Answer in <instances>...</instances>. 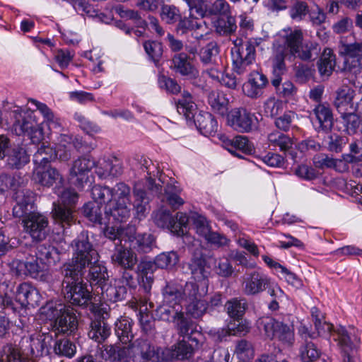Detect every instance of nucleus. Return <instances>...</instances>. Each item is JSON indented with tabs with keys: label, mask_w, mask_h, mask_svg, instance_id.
Here are the masks:
<instances>
[{
	"label": "nucleus",
	"mask_w": 362,
	"mask_h": 362,
	"mask_svg": "<svg viewBox=\"0 0 362 362\" xmlns=\"http://www.w3.org/2000/svg\"><path fill=\"white\" fill-rule=\"evenodd\" d=\"M100 357L110 362H160L161 349L151 341L139 338L127 346L103 345L100 349Z\"/></svg>",
	"instance_id": "f257e3e1"
},
{
	"label": "nucleus",
	"mask_w": 362,
	"mask_h": 362,
	"mask_svg": "<svg viewBox=\"0 0 362 362\" xmlns=\"http://www.w3.org/2000/svg\"><path fill=\"white\" fill-rule=\"evenodd\" d=\"M177 110L186 119H194L196 127L202 134L211 136L217 132L218 123L211 113L201 111L196 115L197 107L190 93H183L182 98L177 102Z\"/></svg>",
	"instance_id": "f03ea898"
},
{
	"label": "nucleus",
	"mask_w": 362,
	"mask_h": 362,
	"mask_svg": "<svg viewBox=\"0 0 362 362\" xmlns=\"http://www.w3.org/2000/svg\"><path fill=\"white\" fill-rule=\"evenodd\" d=\"M42 313L53 321L52 325L55 336L59 334L71 335L78 329V320L73 308L50 302L42 308Z\"/></svg>",
	"instance_id": "7ed1b4c3"
},
{
	"label": "nucleus",
	"mask_w": 362,
	"mask_h": 362,
	"mask_svg": "<svg viewBox=\"0 0 362 362\" xmlns=\"http://www.w3.org/2000/svg\"><path fill=\"white\" fill-rule=\"evenodd\" d=\"M62 273V286L65 299L74 305H86L90 300V292L81 278L83 272L63 269Z\"/></svg>",
	"instance_id": "20e7f679"
},
{
	"label": "nucleus",
	"mask_w": 362,
	"mask_h": 362,
	"mask_svg": "<svg viewBox=\"0 0 362 362\" xmlns=\"http://www.w3.org/2000/svg\"><path fill=\"white\" fill-rule=\"evenodd\" d=\"M12 129L17 135L27 134L33 144H39L44 139L42 127L36 119V112L20 107L11 111Z\"/></svg>",
	"instance_id": "39448f33"
},
{
	"label": "nucleus",
	"mask_w": 362,
	"mask_h": 362,
	"mask_svg": "<svg viewBox=\"0 0 362 362\" xmlns=\"http://www.w3.org/2000/svg\"><path fill=\"white\" fill-rule=\"evenodd\" d=\"M74 247V255L71 262L66 264L63 269L83 272L86 266L94 261L98 262V254L89 242L87 234L82 233L72 243Z\"/></svg>",
	"instance_id": "423d86ee"
},
{
	"label": "nucleus",
	"mask_w": 362,
	"mask_h": 362,
	"mask_svg": "<svg viewBox=\"0 0 362 362\" xmlns=\"http://www.w3.org/2000/svg\"><path fill=\"white\" fill-rule=\"evenodd\" d=\"M259 45L258 39L243 42L236 40L231 48L232 65L234 72L242 75L247 72L255 62L256 47Z\"/></svg>",
	"instance_id": "0eeeda50"
},
{
	"label": "nucleus",
	"mask_w": 362,
	"mask_h": 362,
	"mask_svg": "<svg viewBox=\"0 0 362 362\" xmlns=\"http://www.w3.org/2000/svg\"><path fill=\"white\" fill-rule=\"evenodd\" d=\"M257 327L269 339L277 338L284 344L291 346L294 341L293 326L271 317L258 320Z\"/></svg>",
	"instance_id": "6e6552de"
},
{
	"label": "nucleus",
	"mask_w": 362,
	"mask_h": 362,
	"mask_svg": "<svg viewBox=\"0 0 362 362\" xmlns=\"http://www.w3.org/2000/svg\"><path fill=\"white\" fill-rule=\"evenodd\" d=\"M24 232L33 242L45 240L49 233V219L42 214L33 212L22 220Z\"/></svg>",
	"instance_id": "1a4fd4ad"
},
{
	"label": "nucleus",
	"mask_w": 362,
	"mask_h": 362,
	"mask_svg": "<svg viewBox=\"0 0 362 362\" xmlns=\"http://www.w3.org/2000/svg\"><path fill=\"white\" fill-rule=\"evenodd\" d=\"M228 124L238 132L248 133L257 127L258 119L245 108L238 107L228 114Z\"/></svg>",
	"instance_id": "9d476101"
},
{
	"label": "nucleus",
	"mask_w": 362,
	"mask_h": 362,
	"mask_svg": "<svg viewBox=\"0 0 362 362\" xmlns=\"http://www.w3.org/2000/svg\"><path fill=\"white\" fill-rule=\"evenodd\" d=\"M124 235L128 238L129 247L139 253H148L156 247L153 235L149 233L136 234V229L134 226H127Z\"/></svg>",
	"instance_id": "9b49d317"
},
{
	"label": "nucleus",
	"mask_w": 362,
	"mask_h": 362,
	"mask_svg": "<svg viewBox=\"0 0 362 362\" xmlns=\"http://www.w3.org/2000/svg\"><path fill=\"white\" fill-rule=\"evenodd\" d=\"M270 278L259 270L247 272L243 276V291L247 296H255L265 291Z\"/></svg>",
	"instance_id": "f8f14e48"
},
{
	"label": "nucleus",
	"mask_w": 362,
	"mask_h": 362,
	"mask_svg": "<svg viewBox=\"0 0 362 362\" xmlns=\"http://www.w3.org/2000/svg\"><path fill=\"white\" fill-rule=\"evenodd\" d=\"M16 204L13 207V215L16 218L25 219L34 211L35 193L29 189H21L13 196Z\"/></svg>",
	"instance_id": "ddd939ff"
},
{
	"label": "nucleus",
	"mask_w": 362,
	"mask_h": 362,
	"mask_svg": "<svg viewBox=\"0 0 362 362\" xmlns=\"http://www.w3.org/2000/svg\"><path fill=\"white\" fill-rule=\"evenodd\" d=\"M341 54L344 56V69L356 74L362 66V42L343 44Z\"/></svg>",
	"instance_id": "4468645a"
},
{
	"label": "nucleus",
	"mask_w": 362,
	"mask_h": 362,
	"mask_svg": "<svg viewBox=\"0 0 362 362\" xmlns=\"http://www.w3.org/2000/svg\"><path fill=\"white\" fill-rule=\"evenodd\" d=\"M95 164V160L90 156H80L74 160L69 169V176L75 185L82 187L88 180V174Z\"/></svg>",
	"instance_id": "2eb2a0df"
},
{
	"label": "nucleus",
	"mask_w": 362,
	"mask_h": 362,
	"mask_svg": "<svg viewBox=\"0 0 362 362\" xmlns=\"http://www.w3.org/2000/svg\"><path fill=\"white\" fill-rule=\"evenodd\" d=\"M334 340L338 341L342 356V362H356L357 351L356 339L353 340L348 331L343 327L334 331Z\"/></svg>",
	"instance_id": "dca6fc26"
},
{
	"label": "nucleus",
	"mask_w": 362,
	"mask_h": 362,
	"mask_svg": "<svg viewBox=\"0 0 362 362\" xmlns=\"http://www.w3.org/2000/svg\"><path fill=\"white\" fill-rule=\"evenodd\" d=\"M177 320L175 321L176 323L177 334L184 338H187L191 342H196V345L199 343H202L204 336L201 332L197 329L195 323L187 319L184 313H177Z\"/></svg>",
	"instance_id": "f3484780"
},
{
	"label": "nucleus",
	"mask_w": 362,
	"mask_h": 362,
	"mask_svg": "<svg viewBox=\"0 0 362 362\" xmlns=\"http://www.w3.org/2000/svg\"><path fill=\"white\" fill-rule=\"evenodd\" d=\"M170 69L176 74L186 77L188 79H196L199 76V71L191 63L189 57L185 52L176 54L172 58Z\"/></svg>",
	"instance_id": "a211bd4d"
},
{
	"label": "nucleus",
	"mask_w": 362,
	"mask_h": 362,
	"mask_svg": "<svg viewBox=\"0 0 362 362\" xmlns=\"http://www.w3.org/2000/svg\"><path fill=\"white\" fill-rule=\"evenodd\" d=\"M280 37L283 44L276 43L274 46H280L286 49V52L292 57L303 41V33L301 29L288 28L282 30Z\"/></svg>",
	"instance_id": "6ab92c4d"
},
{
	"label": "nucleus",
	"mask_w": 362,
	"mask_h": 362,
	"mask_svg": "<svg viewBox=\"0 0 362 362\" xmlns=\"http://www.w3.org/2000/svg\"><path fill=\"white\" fill-rule=\"evenodd\" d=\"M33 177L35 182L48 187L57 181L60 183L62 181V177L58 170L51 167L49 164L35 165Z\"/></svg>",
	"instance_id": "aec40b11"
},
{
	"label": "nucleus",
	"mask_w": 362,
	"mask_h": 362,
	"mask_svg": "<svg viewBox=\"0 0 362 362\" xmlns=\"http://www.w3.org/2000/svg\"><path fill=\"white\" fill-rule=\"evenodd\" d=\"M289 54L286 52V49L280 46H274L273 56L272 57V84L278 86L281 82V76L287 69L285 59Z\"/></svg>",
	"instance_id": "412c9836"
},
{
	"label": "nucleus",
	"mask_w": 362,
	"mask_h": 362,
	"mask_svg": "<svg viewBox=\"0 0 362 362\" xmlns=\"http://www.w3.org/2000/svg\"><path fill=\"white\" fill-rule=\"evenodd\" d=\"M356 91L347 85H342L336 91L334 105L339 113L354 111V98Z\"/></svg>",
	"instance_id": "4be33fe9"
},
{
	"label": "nucleus",
	"mask_w": 362,
	"mask_h": 362,
	"mask_svg": "<svg viewBox=\"0 0 362 362\" xmlns=\"http://www.w3.org/2000/svg\"><path fill=\"white\" fill-rule=\"evenodd\" d=\"M95 173L100 178H106L110 175L118 176L122 173L123 169L122 164L116 157L113 158H100L94 165Z\"/></svg>",
	"instance_id": "5701e85b"
},
{
	"label": "nucleus",
	"mask_w": 362,
	"mask_h": 362,
	"mask_svg": "<svg viewBox=\"0 0 362 362\" xmlns=\"http://www.w3.org/2000/svg\"><path fill=\"white\" fill-rule=\"evenodd\" d=\"M267 84L268 80L264 74L252 71L250 74L248 81L243 86V90L248 97L257 98L263 94Z\"/></svg>",
	"instance_id": "b1692460"
},
{
	"label": "nucleus",
	"mask_w": 362,
	"mask_h": 362,
	"mask_svg": "<svg viewBox=\"0 0 362 362\" xmlns=\"http://www.w3.org/2000/svg\"><path fill=\"white\" fill-rule=\"evenodd\" d=\"M132 204L124 202H110L105 207V214L109 222H126L131 216Z\"/></svg>",
	"instance_id": "393cba45"
},
{
	"label": "nucleus",
	"mask_w": 362,
	"mask_h": 362,
	"mask_svg": "<svg viewBox=\"0 0 362 362\" xmlns=\"http://www.w3.org/2000/svg\"><path fill=\"white\" fill-rule=\"evenodd\" d=\"M182 285L174 281H166L162 288L163 303L169 306L181 308L182 301Z\"/></svg>",
	"instance_id": "a878e982"
},
{
	"label": "nucleus",
	"mask_w": 362,
	"mask_h": 362,
	"mask_svg": "<svg viewBox=\"0 0 362 362\" xmlns=\"http://www.w3.org/2000/svg\"><path fill=\"white\" fill-rule=\"evenodd\" d=\"M177 30H180L182 33H186L189 30L201 31L200 33H197L195 36L196 38L199 39L206 33L207 25L205 21L190 13L189 17H185L179 21Z\"/></svg>",
	"instance_id": "bb28decb"
},
{
	"label": "nucleus",
	"mask_w": 362,
	"mask_h": 362,
	"mask_svg": "<svg viewBox=\"0 0 362 362\" xmlns=\"http://www.w3.org/2000/svg\"><path fill=\"white\" fill-rule=\"evenodd\" d=\"M98 295H101L104 300L117 302L125 298L127 289L124 285L112 286L107 281L95 291Z\"/></svg>",
	"instance_id": "cd10ccee"
},
{
	"label": "nucleus",
	"mask_w": 362,
	"mask_h": 362,
	"mask_svg": "<svg viewBox=\"0 0 362 362\" xmlns=\"http://www.w3.org/2000/svg\"><path fill=\"white\" fill-rule=\"evenodd\" d=\"M89 272L87 276L88 281L95 291L103 286V284L109 281V276L107 268L98 263V262H92L90 264Z\"/></svg>",
	"instance_id": "c85d7f7f"
},
{
	"label": "nucleus",
	"mask_w": 362,
	"mask_h": 362,
	"mask_svg": "<svg viewBox=\"0 0 362 362\" xmlns=\"http://www.w3.org/2000/svg\"><path fill=\"white\" fill-rule=\"evenodd\" d=\"M112 261L124 269H132L137 262V257L130 247H121L115 250L112 255Z\"/></svg>",
	"instance_id": "c756f323"
},
{
	"label": "nucleus",
	"mask_w": 362,
	"mask_h": 362,
	"mask_svg": "<svg viewBox=\"0 0 362 362\" xmlns=\"http://www.w3.org/2000/svg\"><path fill=\"white\" fill-rule=\"evenodd\" d=\"M189 269L194 279L201 282L202 286L208 288V277L210 274L209 267L206 260L201 257L194 258L189 263Z\"/></svg>",
	"instance_id": "7c9ffc66"
},
{
	"label": "nucleus",
	"mask_w": 362,
	"mask_h": 362,
	"mask_svg": "<svg viewBox=\"0 0 362 362\" xmlns=\"http://www.w3.org/2000/svg\"><path fill=\"white\" fill-rule=\"evenodd\" d=\"M16 300L19 301L23 306L27 305L34 306L37 304L40 300L39 292L30 284L23 283L18 287Z\"/></svg>",
	"instance_id": "2f4dec72"
},
{
	"label": "nucleus",
	"mask_w": 362,
	"mask_h": 362,
	"mask_svg": "<svg viewBox=\"0 0 362 362\" xmlns=\"http://www.w3.org/2000/svg\"><path fill=\"white\" fill-rule=\"evenodd\" d=\"M321 52L320 45L311 40L303 41L301 45L295 52L292 57H297L304 62L314 61L317 58Z\"/></svg>",
	"instance_id": "473e14b6"
},
{
	"label": "nucleus",
	"mask_w": 362,
	"mask_h": 362,
	"mask_svg": "<svg viewBox=\"0 0 362 362\" xmlns=\"http://www.w3.org/2000/svg\"><path fill=\"white\" fill-rule=\"evenodd\" d=\"M201 344L202 343H199L196 345V342H191L188 339H183L172 346L171 357L178 360L189 358L192 356L194 351L200 348Z\"/></svg>",
	"instance_id": "72a5a7b5"
},
{
	"label": "nucleus",
	"mask_w": 362,
	"mask_h": 362,
	"mask_svg": "<svg viewBox=\"0 0 362 362\" xmlns=\"http://www.w3.org/2000/svg\"><path fill=\"white\" fill-rule=\"evenodd\" d=\"M88 335L90 339L102 343L110 335V327L100 317L95 318L91 320Z\"/></svg>",
	"instance_id": "f704fd0d"
},
{
	"label": "nucleus",
	"mask_w": 362,
	"mask_h": 362,
	"mask_svg": "<svg viewBox=\"0 0 362 362\" xmlns=\"http://www.w3.org/2000/svg\"><path fill=\"white\" fill-rule=\"evenodd\" d=\"M315 168L323 169L325 168H334L339 172H344L348 166L341 159H334L324 153L316 154L313 158Z\"/></svg>",
	"instance_id": "c9c22d12"
},
{
	"label": "nucleus",
	"mask_w": 362,
	"mask_h": 362,
	"mask_svg": "<svg viewBox=\"0 0 362 362\" xmlns=\"http://www.w3.org/2000/svg\"><path fill=\"white\" fill-rule=\"evenodd\" d=\"M319 123V128L323 131H329L333 126V115L329 106L326 104H319L313 110Z\"/></svg>",
	"instance_id": "e433bc0d"
},
{
	"label": "nucleus",
	"mask_w": 362,
	"mask_h": 362,
	"mask_svg": "<svg viewBox=\"0 0 362 362\" xmlns=\"http://www.w3.org/2000/svg\"><path fill=\"white\" fill-rule=\"evenodd\" d=\"M53 337L51 333L35 334L29 338L30 352L33 355H42L45 349L51 346Z\"/></svg>",
	"instance_id": "4c0bfd02"
},
{
	"label": "nucleus",
	"mask_w": 362,
	"mask_h": 362,
	"mask_svg": "<svg viewBox=\"0 0 362 362\" xmlns=\"http://www.w3.org/2000/svg\"><path fill=\"white\" fill-rule=\"evenodd\" d=\"M30 156L21 146H16L9 150L7 154V165L11 168L20 169L28 163Z\"/></svg>",
	"instance_id": "58836bf2"
},
{
	"label": "nucleus",
	"mask_w": 362,
	"mask_h": 362,
	"mask_svg": "<svg viewBox=\"0 0 362 362\" xmlns=\"http://www.w3.org/2000/svg\"><path fill=\"white\" fill-rule=\"evenodd\" d=\"M132 327V320L127 317H122L115 322V334L123 346L132 343L134 334Z\"/></svg>",
	"instance_id": "ea45409f"
},
{
	"label": "nucleus",
	"mask_w": 362,
	"mask_h": 362,
	"mask_svg": "<svg viewBox=\"0 0 362 362\" xmlns=\"http://www.w3.org/2000/svg\"><path fill=\"white\" fill-rule=\"evenodd\" d=\"M37 259L47 264H55L61 259L59 250L49 244H40L36 249Z\"/></svg>",
	"instance_id": "a19ab883"
},
{
	"label": "nucleus",
	"mask_w": 362,
	"mask_h": 362,
	"mask_svg": "<svg viewBox=\"0 0 362 362\" xmlns=\"http://www.w3.org/2000/svg\"><path fill=\"white\" fill-rule=\"evenodd\" d=\"M1 362H33L16 345L6 344L0 351Z\"/></svg>",
	"instance_id": "79ce46f5"
},
{
	"label": "nucleus",
	"mask_w": 362,
	"mask_h": 362,
	"mask_svg": "<svg viewBox=\"0 0 362 362\" xmlns=\"http://www.w3.org/2000/svg\"><path fill=\"white\" fill-rule=\"evenodd\" d=\"M336 64V57L333 51L325 48L317 62L318 71L322 76L328 78L332 73Z\"/></svg>",
	"instance_id": "37998d69"
},
{
	"label": "nucleus",
	"mask_w": 362,
	"mask_h": 362,
	"mask_svg": "<svg viewBox=\"0 0 362 362\" xmlns=\"http://www.w3.org/2000/svg\"><path fill=\"white\" fill-rule=\"evenodd\" d=\"M208 103L212 110L221 115H224L228 111V100L223 93L214 90L208 94Z\"/></svg>",
	"instance_id": "c03bdc74"
},
{
	"label": "nucleus",
	"mask_w": 362,
	"mask_h": 362,
	"mask_svg": "<svg viewBox=\"0 0 362 362\" xmlns=\"http://www.w3.org/2000/svg\"><path fill=\"white\" fill-rule=\"evenodd\" d=\"M268 143L270 146L279 148L281 151H288L293 144V140L289 136L274 131L268 134Z\"/></svg>",
	"instance_id": "a18cd8bd"
},
{
	"label": "nucleus",
	"mask_w": 362,
	"mask_h": 362,
	"mask_svg": "<svg viewBox=\"0 0 362 362\" xmlns=\"http://www.w3.org/2000/svg\"><path fill=\"white\" fill-rule=\"evenodd\" d=\"M134 209H135V216L137 218H144L149 211L148 199L146 195L145 191L137 187L134 189Z\"/></svg>",
	"instance_id": "49530a36"
},
{
	"label": "nucleus",
	"mask_w": 362,
	"mask_h": 362,
	"mask_svg": "<svg viewBox=\"0 0 362 362\" xmlns=\"http://www.w3.org/2000/svg\"><path fill=\"white\" fill-rule=\"evenodd\" d=\"M214 24L216 32L223 36L233 34L238 28L235 18L231 14L226 16V18H218Z\"/></svg>",
	"instance_id": "de8ad7c7"
},
{
	"label": "nucleus",
	"mask_w": 362,
	"mask_h": 362,
	"mask_svg": "<svg viewBox=\"0 0 362 362\" xmlns=\"http://www.w3.org/2000/svg\"><path fill=\"white\" fill-rule=\"evenodd\" d=\"M52 213L56 223L63 228L74 223L73 211L70 208L54 203Z\"/></svg>",
	"instance_id": "09e8293b"
},
{
	"label": "nucleus",
	"mask_w": 362,
	"mask_h": 362,
	"mask_svg": "<svg viewBox=\"0 0 362 362\" xmlns=\"http://www.w3.org/2000/svg\"><path fill=\"white\" fill-rule=\"evenodd\" d=\"M247 308L245 299L232 298L227 301L226 308L229 316L233 319L241 317Z\"/></svg>",
	"instance_id": "8fccbe9b"
},
{
	"label": "nucleus",
	"mask_w": 362,
	"mask_h": 362,
	"mask_svg": "<svg viewBox=\"0 0 362 362\" xmlns=\"http://www.w3.org/2000/svg\"><path fill=\"white\" fill-rule=\"evenodd\" d=\"M206 291L207 288L204 286L200 291L199 286L195 282H186L184 286H182V300H185L188 303L198 298H202Z\"/></svg>",
	"instance_id": "3c124183"
},
{
	"label": "nucleus",
	"mask_w": 362,
	"mask_h": 362,
	"mask_svg": "<svg viewBox=\"0 0 362 362\" xmlns=\"http://www.w3.org/2000/svg\"><path fill=\"white\" fill-rule=\"evenodd\" d=\"M14 284L6 280L0 281V304L4 308H13Z\"/></svg>",
	"instance_id": "603ef678"
},
{
	"label": "nucleus",
	"mask_w": 362,
	"mask_h": 362,
	"mask_svg": "<svg viewBox=\"0 0 362 362\" xmlns=\"http://www.w3.org/2000/svg\"><path fill=\"white\" fill-rule=\"evenodd\" d=\"M219 47L216 42H211L202 47L199 52L201 62L204 64H217Z\"/></svg>",
	"instance_id": "864d4df0"
},
{
	"label": "nucleus",
	"mask_w": 362,
	"mask_h": 362,
	"mask_svg": "<svg viewBox=\"0 0 362 362\" xmlns=\"http://www.w3.org/2000/svg\"><path fill=\"white\" fill-rule=\"evenodd\" d=\"M55 158L56 151L42 143L34 154L33 162L35 165L49 164Z\"/></svg>",
	"instance_id": "5fc2aeb1"
},
{
	"label": "nucleus",
	"mask_w": 362,
	"mask_h": 362,
	"mask_svg": "<svg viewBox=\"0 0 362 362\" xmlns=\"http://www.w3.org/2000/svg\"><path fill=\"white\" fill-rule=\"evenodd\" d=\"M28 101L34 104L37 109L42 113L45 121L47 123L49 129L57 128L59 127V119L55 117L52 111L47 106V105L38 102L35 99H29Z\"/></svg>",
	"instance_id": "6e6d98bb"
},
{
	"label": "nucleus",
	"mask_w": 362,
	"mask_h": 362,
	"mask_svg": "<svg viewBox=\"0 0 362 362\" xmlns=\"http://www.w3.org/2000/svg\"><path fill=\"white\" fill-rule=\"evenodd\" d=\"M230 14V6L226 0H215L208 5L207 17L221 18Z\"/></svg>",
	"instance_id": "4d7b16f0"
},
{
	"label": "nucleus",
	"mask_w": 362,
	"mask_h": 362,
	"mask_svg": "<svg viewBox=\"0 0 362 362\" xmlns=\"http://www.w3.org/2000/svg\"><path fill=\"white\" fill-rule=\"evenodd\" d=\"M153 221L158 227L166 228L171 231L173 230V227L176 226L175 224V219L171 216L170 211L163 208L156 212Z\"/></svg>",
	"instance_id": "13d9d810"
},
{
	"label": "nucleus",
	"mask_w": 362,
	"mask_h": 362,
	"mask_svg": "<svg viewBox=\"0 0 362 362\" xmlns=\"http://www.w3.org/2000/svg\"><path fill=\"white\" fill-rule=\"evenodd\" d=\"M179 257L176 252H163L155 259V265L161 269H171L178 262Z\"/></svg>",
	"instance_id": "bf43d9fd"
},
{
	"label": "nucleus",
	"mask_w": 362,
	"mask_h": 362,
	"mask_svg": "<svg viewBox=\"0 0 362 362\" xmlns=\"http://www.w3.org/2000/svg\"><path fill=\"white\" fill-rule=\"evenodd\" d=\"M83 215L93 223L102 224V214L100 206L97 202H90L83 207Z\"/></svg>",
	"instance_id": "052dcab7"
},
{
	"label": "nucleus",
	"mask_w": 362,
	"mask_h": 362,
	"mask_svg": "<svg viewBox=\"0 0 362 362\" xmlns=\"http://www.w3.org/2000/svg\"><path fill=\"white\" fill-rule=\"evenodd\" d=\"M235 354L240 361L246 362L252 358L254 350L250 342L241 339L237 343Z\"/></svg>",
	"instance_id": "680f3d73"
},
{
	"label": "nucleus",
	"mask_w": 362,
	"mask_h": 362,
	"mask_svg": "<svg viewBox=\"0 0 362 362\" xmlns=\"http://www.w3.org/2000/svg\"><path fill=\"white\" fill-rule=\"evenodd\" d=\"M76 346L67 339H62L55 342L54 351L56 354L71 358L76 353Z\"/></svg>",
	"instance_id": "e2e57ef3"
},
{
	"label": "nucleus",
	"mask_w": 362,
	"mask_h": 362,
	"mask_svg": "<svg viewBox=\"0 0 362 362\" xmlns=\"http://www.w3.org/2000/svg\"><path fill=\"white\" fill-rule=\"evenodd\" d=\"M131 189L124 182L117 184L112 188V197L115 198L113 202H124L131 204Z\"/></svg>",
	"instance_id": "0e129e2a"
},
{
	"label": "nucleus",
	"mask_w": 362,
	"mask_h": 362,
	"mask_svg": "<svg viewBox=\"0 0 362 362\" xmlns=\"http://www.w3.org/2000/svg\"><path fill=\"white\" fill-rule=\"evenodd\" d=\"M91 194L94 199L93 202H97L99 206L106 202H112V189L110 187L95 185L92 188Z\"/></svg>",
	"instance_id": "69168bd1"
},
{
	"label": "nucleus",
	"mask_w": 362,
	"mask_h": 362,
	"mask_svg": "<svg viewBox=\"0 0 362 362\" xmlns=\"http://www.w3.org/2000/svg\"><path fill=\"white\" fill-rule=\"evenodd\" d=\"M228 146L231 148L228 150L232 151V148L238 149L244 153H250L254 150L253 144L248 140L245 136L238 135L228 140Z\"/></svg>",
	"instance_id": "338daca9"
},
{
	"label": "nucleus",
	"mask_w": 362,
	"mask_h": 362,
	"mask_svg": "<svg viewBox=\"0 0 362 362\" xmlns=\"http://www.w3.org/2000/svg\"><path fill=\"white\" fill-rule=\"evenodd\" d=\"M187 311L193 317L202 316L207 310V303L202 298H198L187 303Z\"/></svg>",
	"instance_id": "774afa93"
}]
</instances>
